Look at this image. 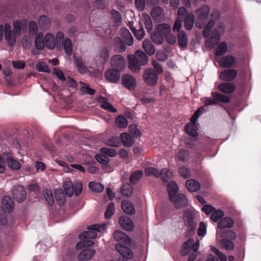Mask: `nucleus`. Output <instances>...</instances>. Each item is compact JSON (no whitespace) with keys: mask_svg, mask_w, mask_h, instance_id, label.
<instances>
[{"mask_svg":"<svg viewBox=\"0 0 261 261\" xmlns=\"http://www.w3.org/2000/svg\"><path fill=\"white\" fill-rule=\"evenodd\" d=\"M129 67L130 70L137 73L141 70V66L146 65L148 61L147 55L141 50H137L133 56H128Z\"/></svg>","mask_w":261,"mask_h":261,"instance_id":"1","label":"nucleus"},{"mask_svg":"<svg viewBox=\"0 0 261 261\" xmlns=\"http://www.w3.org/2000/svg\"><path fill=\"white\" fill-rule=\"evenodd\" d=\"M199 245L193 239H188L182 245L180 253L186 256L189 253L188 261H194L197 256Z\"/></svg>","mask_w":261,"mask_h":261,"instance_id":"2","label":"nucleus"},{"mask_svg":"<svg viewBox=\"0 0 261 261\" xmlns=\"http://www.w3.org/2000/svg\"><path fill=\"white\" fill-rule=\"evenodd\" d=\"M210 12L208 6L204 5L196 11L197 18L195 22L196 27L202 29L204 27Z\"/></svg>","mask_w":261,"mask_h":261,"instance_id":"3","label":"nucleus"},{"mask_svg":"<svg viewBox=\"0 0 261 261\" xmlns=\"http://www.w3.org/2000/svg\"><path fill=\"white\" fill-rule=\"evenodd\" d=\"M183 217L185 225L187 226L188 229L186 236L189 237L194 233L196 227V224L194 221V216L191 211H185L184 213Z\"/></svg>","mask_w":261,"mask_h":261,"instance_id":"4","label":"nucleus"},{"mask_svg":"<svg viewBox=\"0 0 261 261\" xmlns=\"http://www.w3.org/2000/svg\"><path fill=\"white\" fill-rule=\"evenodd\" d=\"M143 78L144 83L147 85L152 87L157 84L159 76L156 73L154 72L153 68H148L144 70Z\"/></svg>","mask_w":261,"mask_h":261,"instance_id":"5","label":"nucleus"},{"mask_svg":"<svg viewBox=\"0 0 261 261\" xmlns=\"http://www.w3.org/2000/svg\"><path fill=\"white\" fill-rule=\"evenodd\" d=\"M104 225H98V224H94L93 225H91L88 228L89 229L91 230L86 231L83 232H81L79 234V239L81 240L86 239H94L97 237V232L95 231H100L105 228Z\"/></svg>","mask_w":261,"mask_h":261,"instance_id":"6","label":"nucleus"},{"mask_svg":"<svg viewBox=\"0 0 261 261\" xmlns=\"http://www.w3.org/2000/svg\"><path fill=\"white\" fill-rule=\"evenodd\" d=\"M111 65L112 68L122 72L124 71L126 66L125 58L120 55H114L111 59Z\"/></svg>","mask_w":261,"mask_h":261,"instance_id":"7","label":"nucleus"},{"mask_svg":"<svg viewBox=\"0 0 261 261\" xmlns=\"http://www.w3.org/2000/svg\"><path fill=\"white\" fill-rule=\"evenodd\" d=\"M12 196L18 203L23 201L27 197V191L22 186L17 185L13 187Z\"/></svg>","mask_w":261,"mask_h":261,"instance_id":"8","label":"nucleus"},{"mask_svg":"<svg viewBox=\"0 0 261 261\" xmlns=\"http://www.w3.org/2000/svg\"><path fill=\"white\" fill-rule=\"evenodd\" d=\"M169 199L172 202L174 203L177 209L185 207L188 204V199L184 194H177L173 196H171Z\"/></svg>","mask_w":261,"mask_h":261,"instance_id":"9","label":"nucleus"},{"mask_svg":"<svg viewBox=\"0 0 261 261\" xmlns=\"http://www.w3.org/2000/svg\"><path fill=\"white\" fill-rule=\"evenodd\" d=\"M121 72L110 68L105 72V77L109 82L111 83H117L121 77Z\"/></svg>","mask_w":261,"mask_h":261,"instance_id":"10","label":"nucleus"},{"mask_svg":"<svg viewBox=\"0 0 261 261\" xmlns=\"http://www.w3.org/2000/svg\"><path fill=\"white\" fill-rule=\"evenodd\" d=\"M123 85L128 90L134 89L137 85L136 79L131 74L125 73L121 77Z\"/></svg>","mask_w":261,"mask_h":261,"instance_id":"11","label":"nucleus"},{"mask_svg":"<svg viewBox=\"0 0 261 261\" xmlns=\"http://www.w3.org/2000/svg\"><path fill=\"white\" fill-rule=\"evenodd\" d=\"M237 71L234 69H227L222 71L219 74V79L222 81L230 82L237 75Z\"/></svg>","mask_w":261,"mask_h":261,"instance_id":"12","label":"nucleus"},{"mask_svg":"<svg viewBox=\"0 0 261 261\" xmlns=\"http://www.w3.org/2000/svg\"><path fill=\"white\" fill-rule=\"evenodd\" d=\"M116 249L123 256L122 259H132L133 258V253L130 249L121 244H117L115 246Z\"/></svg>","mask_w":261,"mask_h":261,"instance_id":"13","label":"nucleus"},{"mask_svg":"<svg viewBox=\"0 0 261 261\" xmlns=\"http://www.w3.org/2000/svg\"><path fill=\"white\" fill-rule=\"evenodd\" d=\"M221 36L219 31L218 29H214L211 34L210 39L207 40L205 44L210 47H214L218 44L220 41Z\"/></svg>","mask_w":261,"mask_h":261,"instance_id":"14","label":"nucleus"},{"mask_svg":"<svg viewBox=\"0 0 261 261\" xmlns=\"http://www.w3.org/2000/svg\"><path fill=\"white\" fill-rule=\"evenodd\" d=\"M16 36L11 30V27L9 23H6L5 25V39L8 41L10 46H13L16 41Z\"/></svg>","mask_w":261,"mask_h":261,"instance_id":"15","label":"nucleus"},{"mask_svg":"<svg viewBox=\"0 0 261 261\" xmlns=\"http://www.w3.org/2000/svg\"><path fill=\"white\" fill-rule=\"evenodd\" d=\"M236 61V59L233 56L228 55L222 57L219 61V64L221 67L228 68L233 66Z\"/></svg>","mask_w":261,"mask_h":261,"instance_id":"16","label":"nucleus"},{"mask_svg":"<svg viewBox=\"0 0 261 261\" xmlns=\"http://www.w3.org/2000/svg\"><path fill=\"white\" fill-rule=\"evenodd\" d=\"M120 143L126 147H131L134 143V136L128 133H122L120 137Z\"/></svg>","mask_w":261,"mask_h":261,"instance_id":"17","label":"nucleus"},{"mask_svg":"<svg viewBox=\"0 0 261 261\" xmlns=\"http://www.w3.org/2000/svg\"><path fill=\"white\" fill-rule=\"evenodd\" d=\"M119 223L123 229L127 231H132L134 228V223L128 216H121L119 220Z\"/></svg>","mask_w":261,"mask_h":261,"instance_id":"18","label":"nucleus"},{"mask_svg":"<svg viewBox=\"0 0 261 261\" xmlns=\"http://www.w3.org/2000/svg\"><path fill=\"white\" fill-rule=\"evenodd\" d=\"M95 250L93 249L86 248L79 253L77 258L79 261L90 260L95 254Z\"/></svg>","mask_w":261,"mask_h":261,"instance_id":"19","label":"nucleus"},{"mask_svg":"<svg viewBox=\"0 0 261 261\" xmlns=\"http://www.w3.org/2000/svg\"><path fill=\"white\" fill-rule=\"evenodd\" d=\"M218 89L223 93H231L236 90L235 86L229 82L222 83L218 85Z\"/></svg>","mask_w":261,"mask_h":261,"instance_id":"20","label":"nucleus"},{"mask_svg":"<svg viewBox=\"0 0 261 261\" xmlns=\"http://www.w3.org/2000/svg\"><path fill=\"white\" fill-rule=\"evenodd\" d=\"M113 46L115 51L122 53L125 50L126 46L121 39L118 37H115L113 40Z\"/></svg>","mask_w":261,"mask_h":261,"instance_id":"21","label":"nucleus"},{"mask_svg":"<svg viewBox=\"0 0 261 261\" xmlns=\"http://www.w3.org/2000/svg\"><path fill=\"white\" fill-rule=\"evenodd\" d=\"M212 97L215 100L216 104L218 102H222L224 103H229L230 101V98L225 95L219 93L217 92H212L211 93Z\"/></svg>","mask_w":261,"mask_h":261,"instance_id":"22","label":"nucleus"},{"mask_svg":"<svg viewBox=\"0 0 261 261\" xmlns=\"http://www.w3.org/2000/svg\"><path fill=\"white\" fill-rule=\"evenodd\" d=\"M121 208L125 213L129 215H132L135 213L133 204L129 201L123 200L121 202Z\"/></svg>","mask_w":261,"mask_h":261,"instance_id":"23","label":"nucleus"},{"mask_svg":"<svg viewBox=\"0 0 261 261\" xmlns=\"http://www.w3.org/2000/svg\"><path fill=\"white\" fill-rule=\"evenodd\" d=\"M3 207L6 212H11L13 208V201L9 196H5L2 200Z\"/></svg>","mask_w":261,"mask_h":261,"instance_id":"24","label":"nucleus"},{"mask_svg":"<svg viewBox=\"0 0 261 261\" xmlns=\"http://www.w3.org/2000/svg\"><path fill=\"white\" fill-rule=\"evenodd\" d=\"M177 40L179 47L184 48L187 47L188 43V37L184 31H178L177 33Z\"/></svg>","mask_w":261,"mask_h":261,"instance_id":"25","label":"nucleus"},{"mask_svg":"<svg viewBox=\"0 0 261 261\" xmlns=\"http://www.w3.org/2000/svg\"><path fill=\"white\" fill-rule=\"evenodd\" d=\"M54 195L57 203L60 206L63 205L66 201V197L63 190L62 189H57L55 191Z\"/></svg>","mask_w":261,"mask_h":261,"instance_id":"26","label":"nucleus"},{"mask_svg":"<svg viewBox=\"0 0 261 261\" xmlns=\"http://www.w3.org/2000/svg\"><path fill=\"white\" fill-rule=\"evenodd\" d=\"M186 186L187 189L191 192H196L200 188V184L195 179H190L186 182Z\"/></svg>","mask_w":261,"mask_h":261,"instance_id":"27","label":"nucleus"},{"mask_svg":"<svg viewBox=\"0 0 261 261\" xmlns=\"http://www.w3.org/2000/svg\"><path fill=\"white\" fill-rule=\"evenodd\" d=\"M95 159L98 163L101 164L102 168L103 170H107L109 167V163L110 160L107 156L102 154H96L95 155Z\"/></svg>","mask_w":261,"mask_h":261,"instance_id":"28","label":"nucleus"},{"mask_svg":"<svg viewBox=\"0 0 261 261\" xmlns=\"http://www.w3.org/2000/svg\"><path fill=\"white\" fill-rule=\"evenodd\" d=\"M191 157V156L189 150L181 149L178 151L177 158L178 161L185 163L189 161Z\"/></svg>","mask_w":261,"mask_h":261,"instance_id":"29","label":"nucleus"},{"mask_svg":"<svg viewBox=\"0 0 261 261\" xmlns=\"http://www.w3.org/2000/svg\"><path fill=\"white\" fill-rule=\"evenodd\" d=\"M234 223L233 220L229 217H225L221 219L218 223V227L222 229L231 227Z\"/></svg>","mask_w":261,"mask_h":261,"instance_id":"30","label":"nucleus"},{"mask_svg":"<svg viewBox=\"0 0 261 261\" xmlns=\"http://www.w3.org/2000/svg\"><path fill=\"white\" fill-rule=\"evenodd\" d=\"M150 15L154 20L161 19L164 16V10L159 6L154 7L152 9Z\"/></svg>","mask_w":261,"mask_h":261,"instance_id":"31","label":"nucleus"},{"mask_svg":"<svg viewBox=\"0 0 261 261\" xmlns=\"http://www.w3.org/2000/svg\"><path fill=\"white\" fill-rule=\"evenodd\" d=\"M74 60L79 72L85 73L87 71V68L83 62L81 57H74Z\"/></svg>","mask_w":261,"mask_h":261,"instance_id":"32","label":"nucleus"},{"mask_svg":"<svg viewBox=\"0 0 261 261\" xmlns=\"http://www.w3.org/2000/svg\"><path fill=\"white\" fill-rule=\"evenodd\" d=\"M195 20L194 14L193 13L188 14L185 18V28L187 30H191L193 27Z\"/></svg>","mask_w":261,"mask_h":261,"instance_id":"33","label":"nucleus"},{"mask_svg":"<svg viewBox=\"0 0 261 261\" xmlns=\"http://www.w3.org/2000/svg\"><path fill=\"white\" fill-rule=\"evenodd\" d=\"M144 50L150 56L154 54L155 48L152 42L149 40H144L142 43Z\"/></svg>","mask_w":261,"mask_h":261,"instance_id":"34","label":"nucleus"},{"mask_svg":"<svg viewBox=\"0 0 261 261\" xmlns=\"http://www.w3.org/2000/svg\"><path fill=\"white\" fill-rule=\"evenodd\" d=\"M45 46L49 49H54L56 46L54 36L50 33L46 34L44 37Z\"/></svg>","mask_w":261,"mask_h":261,"instance_id":"35","label":"nucleus"},{"mask_svg":"<svg viewBox=\"0 0 261 261\" xmlns=\"http://www.w3.org/2000/svg\"><path fill=\"white\" fill-rule=\"evenodd\" d=\"M113 237L116 241L122 243L127 242L129 240L128 236L120 230L115 231L113 233Z\"/></svg>","mask_w":261,"mask_h":261,"instance_id":"36","label":"nucleus"},{"mask_svg":"<svg viewBox=\"0 0 261 261\" xmlns=\"http://www.w3.org/2000/svg\"><path fill=\"white\" fill-rule=\"evenodd\" d=\"M172 173L167 168H163L159 171V177L164 182H168L169 180L172 177Z\"/></svg>","mask_w":261,"mask_h":261,"instance_id":"37","label":"nucleus"},{"mask_svg":"<svg viewBox=\"0 0 261 261\" xmlns=\"http://www.w3.org/2000/svg\"><path fill=\"white\" fill-rule=\"evenodd\" d=\"M150 36L152 41L156 44H161L164 41L163 34L158 29L151 33Z\"/></svg>","mask_w":261,"mask_h":261,"instance_id":"38","label":"nucleus"},{"mask_svg":"<svg viewBox=\"0 0 261 261\" xmlns=\"http://www.w3.org/2000/svg\"><path fill=\"white\" fill-rule=\"evenodd\" d=\"M167 190L170 199L171 197V196H173L177 194L178 187L175 181H171L168 182L167 185Z\"/></svg>","mask_w":261,"mask_h":261,"instance_id":"39","label":"nucleus"},{"mask_svg":"<svg viewBox=\"0 0 261 261\" xmlns=\"http://www.w3.org/2000/svg\"><path fill=\"white\" fill-rule=\"evenodd\" d=\"M43 195L48 204L50 206H53L55 201L51 191L48 189H45L43 191Z\"/></svg>","mask_w":261,"mask_h":261,"instance_id":"40","label":"nucleus"},{"mask_svg":"<svg viewBox=\"0 0 261 261\" xmlns=\"http://www.w3.org/2000/svg\"><path fill=\"white\" fill-rule=\"evenodd\" d=\"M227 49V43L225 41L220 43L215 50V56H221L225 54Z\"/></svg>","mask_w":261,"mask_h":261,"instance_id":"41","label":"nucleus"},{"mask_svg":"<svg viewBox=\"0 0 261 261\" xmlns=\"http://www.w3.org/2000/svg\"><path fill=\"white\" fill-rule=\"evenodd\" d=\"M143 174V171L141 170H138L133 172L129 177L130 182L134 185L137 184L142 178Z\"/></svg>","mask_w":261,"mask_h":261,"instance_id":"42","label":"nucleus"},{"mask_svg":"<svg viewBox=\"0 0 261 261\" xmlns=\"http://www.w3.org/2000/svg\"><path fill=\"white\" fill-rule=\"evenodd\" d=\"M35 44L36 47L38 50H42L44 48L45 45V40L43 39V36L42 34H38L36 35Z\"/></svg>","mask_w":261,"mask_h":261,"instance_id":"43","label":"nucleus"},{"mask_svg":"<svg viewBox=\"0 0 261 261\" xmlns=\"http://www.w3.org/2000/svg\"><path fill=\"white\" fill-rule=\"evenodd\" d=\"M106 144L111 147H118L120 146V138L117 136H113L106 140Z\"/></svg>","mask_w":261,"mask_h":261,"instance_id":"44","label":"nucleus"},{"mask_svg":"<svg viewBox=\"0 0 261 261\" xmlns=\"http://www.w3.org/2000/svg\"><path fill=\"white\" fill-rule=\"evenodd\" d=\"M94 244V242L88 239L81 240L75 245V248L77 250L83 249L84 247L92 246Z\"/></svg>","mask_w":261,"mask_h":261,"instance_id":"45","label":"nucleus"},{"mask_svg":"<svg viewBox=\"0 0 261 261\" xmlns=\"http://www.w3.org/2000/svg\"><path fill=\"white\" fill-rule=\"evenodd\" d=\"M63 187L66 195L68 197H71L74 193L73 183L70 181H66L64 184Z\"/></svg>","mask_w":261,"mask_h":261,"instance_id":"46","label":"nucleus"},{"mask_svg":"<svg viewBox=\"0 0 261 261\" xmlns=\"http://www.w3.org/2000/svg\"><path fill=\"white\" fill-rule=\"evenodd\" d=\"M62 45L64 46V48L66 54L68 56L71 55L72 48V42L70 39L69 38H66L62 43Z\"/></svg>","mask_w":261,"mask_h":261,"instance_id":"47","label":"nucleus"},{"mask_svg":"<svg viewBox=\"0 0 261 261\" xmlns=\"http://www.w3.org/2000/svg\"><path fill=\"white\" fill-rule=\"evenodd\" d=\"M186 133L189 135L196 137L198 136V133L196 129L195 126L193 124H187L185 127Z\"/></svg>","mask_w":261,"mask_h":261,"instance_id":"48","label":"nucleus"},{"mask_svg":"<svg viewBox=\"0 0 261 261\" xmlns=\"http://www.w3.org/2000/svg\"><path fill=\"white\" fill-rule=\"evenodd\" d=\"M215 24V21L213 19H210L203 31V36L204 38H207L210 35V32Z\"/></svg>","mask_w":261,"mask_h":261,"instance_id":"49","label":"nucleus"},{"mask_svg":"<svg viewBox=\"0 0 261 261\" xmlns=\"http://www.w3.org/2000/svg\"><path fill=\"white\" fill-rule=\"evenodd\" d=\"M99 58L101 62L103 63H106L109 59V51L106 47L101 48L99 51Z\"/></svg>","mask_w":261,"mask_h":261,"instance_id":"50","label":"nucleus"},{"mask_svg":"<svg viewBox=\"0 0 261 261\" xmlns=\"http://www.w3.org/2000/svg\"><path fill=\"white\" fill-rule=\"evenodd\" d=\"M115 124L118 127L122 128L126 127L128 123L126 118L120 115L116 118Z\"/></svg>","mask_w":261,"mask_h":261,"instance_id":"51","label":"nucleus"},{"mask_svg":"<svg viewBox=\"0 0 261 261\" xmlns=\"http://www.w3.org/2000/svg\"><path fill=\"white\" fill-rule=\"evenodd\" d=\"M121 192L124 196L127 197H130L133 193V187L128 184H125L121 187Z\"/></svg>","mask_w":261,"mask_h":261,"instance_id":"52","label":"nucleus"},{"mask_svg":"<svg viewBox=\"0 0 261 261\" xmlns=\"http://www.w3.org/2000/svg\"><path fill=\"white\" fill-rule=\"evenodd\" d=\"M7 162H8L9 167L11 169L13 170H17L20 168V164L17 161L13 159L12 158L8 157L7 159Z\"/></svg>","mask_w":261,"mask_h":261,"instance_id":"53","label":"nucleus"},{"mask_svg":"<svg viewBox=\"0 0 261 261\" xmlns=\"http://www.w3.org/2000/svg\"><path fill=\"white\" fill-rule=\"evenodd\" d=\"M89 187L91 190L99 193L102 192L104 189V186L102 184L93 181L89 183Z\"/></svg>","mask_w":261,"mask_h":261,"instance_id":"54","label":"nucleus"},{"mask_svg":"<svg viewBox=\"0 0 261 261\" xmlns=\"http://www.w3.org/2000/svg\"><path fill=\"white\" fill-rule=\"evenodd\" d=\"M122 35L125 37L126 39V44L128 46L133 45L134 43V40L133 37L129 30L127 29H124V30H123Z\"/></svg>","mask_w":261,"mask_h":261,"instance_id":"55","label":"nucleus"},{"mask_svg":"<svg viewBox=\"0 0 261 261\" xmlns=\"http://www.w3.org/2000/svg\"><path fill=\"white\" fill-rule=\"evenodd\" d=\"M159 170L153 167H147L145 169V174L147 176H153L159 177Z\"/></svg>","mask_w":261,"mask_h":261,"instance_id":"56","label":"nucleus"},{"mask_svg":"<svg viewBox=\"0 0 261 261\" xmlns=\"http://www.w3.org/2000/svg\"><path fill=\"white\" fill-rule=\"evenodd\" d=\"M224 216V212L221 210H214L212 213L211 219L214 222H217Z\"/></svg>","mask_w":261,"mask_h":261,"instance_id":"57","label":"nucleus"},{"mask_svg":"<svg viewBox=\"0 0 261 261\" xmlns=\"http://www.w3.org/2000/svg\"><path fill=\"white\" fill-rule=\"evenodd\" d=\"M115 212V205L113 202L110 203L106 211L105 216L106 219H110Z\"/></svg>","mask_w":261,"mask_h":261,"instance_id":"58","label":"nucleus"},{"mask_svg":"<svg viewBox=\"0 0 261 261\" xmlns=\"http://www.w3.org/2000/svg\"><path fill=\"white\" fill-rule=\"evenodd\" d=\"M157 29H158L164 35L171 33L170 26L167 23H163L158 25Z\"/></svg>","mask_w":261,"mask_h":261,"instance_id":"59","label":"nucleus"},{"mask_svg":"<svg viewBox=\"0 0 261 261\" xmlns=\"http://www.w3.org/2000/svg\"><path fill=\"white\" fill-rule=\"evenodd\" d=\"M81 92L82 94H89L93 95L95 93V90L91 88L89 85L83 86L80 89Z\"/></svg>","mask_w":261,"mask_h":261,"instance_id":"60","label":"nucleus"},{"mask_svg":"<svg viewBox=\"0 0 261 261\" xmlns=\"http://www.w3.org/2000/svg\"><path fill=\"white\" fill-rule=\"evenodd\" d=\"M100 151L102 154L106 156L108 155L111 157H114L116 155V152L114 149L102 147L100 148Z\"/></svg>","mask_w":261,"mask_h":261,"instance_id":"61","label":"nucleus"},{"mask_svg":"<svg viewBox=\"0 0 261 261\" xmlns=\"http://www.w3.org/2000/svg\"><path fill=\"white\" fill-rule=\"evenodd\" d=\"M36 69L39 72H50V70L48 65L44 62H41L37 64L36 65Z\"/></svg>","mask_w":261,"mask_h":261,"instance_id":"62","label":"nucleus"},{"mask_svg":"<svg viewBox=\"0 0 261 261\" xmlns=\"http://www.w3.org/2000/svg\"><path fill=\"white\" fill-rule=\"evenodd\" d=\"M179 174L185 178H188L191 176L190 170L185 166L181 167L178 169Z\"/></svg>","mask_w":261,"mask_h":261,"instance_id":"63","label":"nucleus"},{"mask_svg":"<svg viewBox=\"0 0 261 261\" xmlns=\"http://www.w3.org/2000/svg\"><path fill=\"white\" fill-rule=\"evenodd\" d=\"M110 13L115 23L119 22L121 20V15L118 11L113 9L110 11Z\"/></svg>","mask_w":261,"mask_h":261,"instance_id":"64","label":"nucleus"}]
</instances>
